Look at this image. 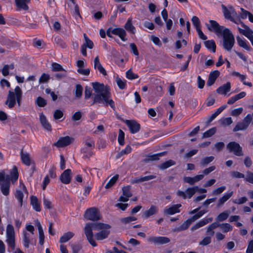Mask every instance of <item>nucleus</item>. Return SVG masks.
<instances>
[{
  "label": "nucleus",
  "instance_id": "obj_20",
  "mask_svg": "<svg viewBox=\"0 0 253 253\" xmlns=\"http://www.w3.org/2000/svg\"><path fill=\"white\" fill-rule=\"evenodd\" d=\"M113 34L118 36L123 42H126L127 40L126 38V33L125 30L122 28H113Z\"/></svg>",
  "mask_w": 253,
  "mask_h": 253
},
{
  "label": "nucleus",
  "instance_id": "obj_8",
  "mask_svg": "<svg viewBox=\"0 0 253 253\" xmlns=\"http://www.w3.org/2000/svg\"><path fill=\"white\" fill-rule=\"evenodd\" d=\"M252 120V115L248 114L242 122H239L237 124L233 129V131L236 132L246 129L249 127Z\"/></svg>",
  "mask_w": 253,
  "mask_h": 253
},
{
  "label": "nucleus",
  "instance_id": "obj_44",
  "mask_svg": "<svg viewBox=\"0 0 253 253\" xmlns=\"http://www.w3.org/2000/svg\"><path fill=\"white\" fill-rule=\"evenodd\" d=\"M18 178V172L17 169L15 166L13 167L10 172V178L12 182L16 181Z\"/></svg>",
  "mask_w": 253,
  "mask_h": 253
},
{
  "label": "nucleus",
  "instance_id": "obj_61",
  "mask_svg": "<svg viewBox=\"0 0 253 253\" xmlns=\"http://www.w3.org/2000/svg\"><path fill=\"white\" fill-rule=\"evenodd\" d=\"M52 70L53 71H66L60 65V64L56 63H53L51 65Z\"/></svg>",
  "mask_w": 253,
  "mask_h": 253
},
{
  "label": "nucleus",
  "instance_id": "obj_52",
  "mask_svg": "<svg viewBox=\"0 0 253 253\" xmlns=\"http://www.w3.org/2000/svg\"><path fill=\"white\" fill-rule=\"evenodd\" d=\"M248 201V199L246 197H242L239 199H236L233 200V203L237 205H242L246 203Z\"/></svg>",
  "mask_w": 253,
  "mask_h": 253
},
{
  "label": "nucleus",
  "instance_id": "obj_37",
  "mask_svg": "<svg viewBox=\"0 0 253 253\" xmlns=\"http://www.w3.org/2000/svg\"><path fill=\"white\" fill-rule=\"evenodd\" d=\"M230 212L229 211H225L220 213L216 218L217 221H223L225 220L229 216Z\"/></svg>",
  "mask_w": 253,
  "mask_h": 253
},
{
  "label": "nucleus",
  "instance_id": "obj_35",
  "mask_svg": "<svg viewBox=\"0 0 253 253\" xmlns=\"http://www.w3.org/2000/svg\"><path fill=\"white\" fill-rule=\"evenodd\" d=\"M124 27L125 29L130 34H135V28L132 25L131 19L129 18L126 24H125Z\"/></svg>",
  "mask_w": 253,
  "mask_h": 253
},
{
  "label": "nucleus",
  "instance_id": "obj_36",
  "mask_svg": "<svg viewBox=\"0 0 253 253\" xmlns=\"http://www.w3.org/2000/svg\"><path fill=\"white\" fill-rule=\"evenodd\" d=\"M21 158L23 163L25 165L27 166H30L31 165L32 160L29 154L21 152Z\"/></svg>",
  "mask_w": 253,
  "mask_h": 253
},
{
  "label": "nucleus",
  "instance_id": "obj_14",
  "mask_svg": "<svg viewBox=\"0 0 253 253\" xmlns=\"http://www.w3.org/2000/svg\"><path fill=\"white\" fill-rule=\"evenodd\" d=\"M227 148L229 152H233L237 156L243 155L242 148L240 145L235 142H230L227 146Z\"/></svg>",
  "mask_w": 253,
  "mask_h": 253
},
{
  "label": "nucleus",
  "instance_id": "obj_39",
  "mask_svg": "<svg viewBox=\"0 0 253 253\" xmlns=\"http://www.w3.org/2000/svg\"><path fill=\"white\" fill-rule=\"evenodd\" d=\"M198 189V187L197 186H194L187 188L185 191V193L187 195V198H191L195 194V193L197 192Z\"/></svg>",
  "mask_w": 253,
  "mask_h": 253
},
{
  "label": "nucleus",
  "instance_id": "obj_49",
  "mask_svg": "<svg viewBox=\"0 0 253 253\" xmlns=\"http://www.w3.org/2000/svg\"><path fill=\"white\" fill-rule=\"evenodd\" d=\"M136 219L137 218L134 216H130L122 218L120 220L123 223L126 224L135 221Z\"/></svg>",
  "mask_w": 253,
  "mask_h": 253
},
{
  "label": "nucleus",
  "instance_id": "obj_3",
  "mask_svg": "<svg viewBox=\"0 0 253 253\" xmlns=\"http://www.w3.org/2000/svg\"><path fill=\"white\" fill-rule=\"evenodd\" d=\"M22 92L20 88L17 86L14 89V92L9 91L7 96L6 104L9 108H12L16 103V100L19 105H20Z\"/></svg>",
  "mask_w": 253,
  "mask_h": 253
},
{
  "label": "nucleus",
  "instance_id": "obj_13",
  "mask_svg": "<svg viewBox=\"0 0 253 253\" xmlns=\"http://www.w3.org/2000/svg\"><path fill=\"white\" fill-rule=\"evenodd\" d=\"M0 190L4 196H7L9 193L10 181L9 175L5 176L3 180H1L0 183Z\"/></svg>",
  "mask_w": 253,
  "mask_h": 253
},
{
  "label": "nucleus",
  "instance_id": "obj_21",
  "mask_svg": "<svg viewBox=\"0 0 253 253\" xmlns=\"http://www.w3.org/2000/svg\"><path fill=\"white\" fill-rule=\"evenodd\" d=\"M213 220V218L212 217H209V218H205L203 219L202 220H200L199 222L195 224L194 226H193L191 230L192 231L196 230L198 229H199L200 227H202L207 224L211 222Z\"/></svg>",
  "mask_w": 253,
  "mask_h": 253
},
{
  "label": "nucleus",
  "instance_id": "obj_2",
  "mask_svg": "<svg viewBox=\"0 0 253 253\" xmlns=\"http://www.w3.org/2000/svg\"><path fill=\"white\" fill-rule=\"evenodd\" d=\"M223 38L222 47L227 51H231L235 43V38L229 29H224L223 34L220 35Z\"/></svg>",
  "mask_w": 253,
  "mask_h": 253
},
{
  "label": "nucleus",
  "instance_id": "obj_25",
  "mask_svg": "<svg viewBox=\"0 0 253 253\" xmlns=\"http://www.w3.org/2000/svg\"><path fill=\"white\" fill-rule=\"evenodd\" d=\"M158 211V208L156 206L152 205L149 209L143 212L142 216L144 218H148L150 216L156 214Z\"/></svg>",
  "mask_w": 253,
  "mask_h": 253
},
{
  "label": "nucleus",
  "instance_id": "obj_45",
  "mask_svg": "<svg viewBox=\"0 0 253 253\" xmlns=\"http://www.w3.org/2000/svg\"><path fill=\"white\" fill-rule=\"evenodd\" d=\"M219 224L217 222H213L209 226L207 229V232L209 233L211 236H213L214 232L213 231L214 229L218 227Z\"/></svg>",
  "mask_w": 253,
  "mask_h": 253
},
{
  "label": "nucleus",
  "instance_id": "obj_6",
  "mask_svg": "<svg viewBox=\"0 0 253 253\" xmlns=\"http://www.w3.org/2000/svg\"><path fill=\"white\" fill-rule=\"evenodd\" d=\"M221 9L225 19H229L230 21L237 23L234 18L237 17V14L234 8L232 6L228 5V6H226L225 5L222 4Z\"/></svg>",
  "mask_w": 253,
  "mask_h": 253
},
{
  "label": "nucleus",
  "instance_id": "obj_64",
  "mask_svg": "<svg viewBox=\"0 0 253 253\" xmlns=\"http://www.w3.org/2000/svg\"><path fill=\"white\" fill-rule=\"evenodd\" d=\"M63 116V113L60 110H56L54 111L53 114V117L55 120H59L62 118Z\"/></svg>",
  "mask_w": 253,
  "mask_h": 253
},
{
  "label": "nucleus",
  "instance_id": "obj_26",
  "mask_svg": "<svg viewBox=\"0 0 253 253\" xmlns=\"http://www.w3.org/2000/svg\"><path fill=\"white\" fill-rule=\"evenodd\" d=\"M220 73L218 70H214L210 73L207 81V85L211 86L215 82L216 79L219 76Z\"/></svg>",
  "mask_w": 253,
  "mask_h": 253
},
{
  "label": "nucleus",
  "instance_id": "obj_58",
  "mask_svg": "<svg viewBox=\"0 0 253 253\" xmlns=\"http://www.w3.org/2000/svg\"><path fill=\"white\" fill-rule=\"evenodd\" d=\"M126 77L128 79L133 80L137 79L138 76L132 72L131 70H129L126 72Z\"/></svg>",
  "mask_w": 253,
  "mask_h": 253
},
{
  "label": "nucleus",
  "instance_id": "obj_12",
  "mask_svg": "<svg viewBox=\"0 0 253 253\" xmlns=\"http://www.w3.org/2000/svg\"><path fill=\"white\" fill-rule=\"evenodd\" d=\"M22 240L24 247L28 248L30 245H32L34 242H35V240H34V235L29 233L27 231H23Z\"/></svg>",
  "mask_w": 253,
  "mask_h": 253
},
{
  "label": "nucleus",
  "instance_id": "obj_7",
  "mask_svg": "<svg viewBox=\"0 0 253 253\" xmlns=\"http://www.w3.org/2000/svg\"><path fill=\"white\" fill-rule=\"evenodd\" d=\"M206 25L209 31L214 32L217 36L223 34L224 29H227L219 25L216 21L212 20H210L209 24H206Z\"/></svg>",
  "mask_w": 253,
  "mask_h": 253
},
{
  "label": "nucleus",
  "instance_id": "obj_54",
  "mask_svg": "<svg viewBox=\"0 0 253 253\" xmlns=\"http://www.w3.org/2000/svg\"><path fill=\"white\" fill-rule=\"evenodd\" d=\"M211 237L206 236L200 242L199 245L201 246H207L211 243Z\"/></svg>",
  "mask_w": 253,
  "mask_h": 253
},
{
  "label": "nucleus",
  "instance_id": "obj_56",
  "mask_svg": "<svg viewBox=\"0 0 253 253\" xmlns=\"http://www.w3.org/2000/svg\"><path fill=\"white\" fill-rule=\"evenodd\" d=\"M83 93V87L80 84L76 86L75 96L77 98H80Z\"/></svg>",
  "mask_w": 253,
  "mask_h": 253
},
{
  "label": "nucleus",
  "instance_id": "obj_57",
  "mask_svg": "<svg viewBox=\"0 0 253 253\" xmlns=\"http://www.w3.org/2000/svg\"><path fill=\"white\" fill-rule=\"evenodd\" d=\"M123 195H125L127 198H129L132 196V194L130 190L129 186H126L123 188Z\"/></svg>",
  "mask_w": 253,
  "mask_h": 253
},
{
  "label": "nucleus",
  "instance_id": "obj_18",
  "mask_svg": "<svg viewBox=\"0 0 253 253\" xmlns=\"http://www.w3.org/2000/svg\"><path fill=\"white\" fill-rule=\"evenodd\" d=\"M93 67L95 70H98V71L103 76H106L107 75V72L102 66L98 56H96L94 59Z\"/></svg>",
  "mask_w": 253,
  "mask_h": 253
},
{
  "label": "nucleus",
  "instance_id": "obj_15",
  "mask_svg": "<svg viewBox=\"0 0 253 253\" xmlns=\"http://www.w3.org/2000/svg\"><path fill=\"white\" fill-rule=\"evenodd\" d=\"M181 206V204H176L166 207L164 210V212L165 214L167 215H172L176 213H178L180 211L179 208Z\"/></svg>",
  "mask_w": 253,
  "mask_h": 253
},
{
  "label": "nucleus",
  "instance_id": "obj_47",
  "mask_svg": "<svg viewBox=\"0 0 253 253\" xmlns=\"http://www.w3.org/2000/svg\"><path fill=\"white\" fill-rule=\"evenodd\" d=\"M118 175H116L114 176L113 177H112L108 182V183L106 184L105 186V188L108 189L111 187L116 182V181L118 179Z\"/></svg>",
  "mask_w": 253,
  "mask_h": 253
},
{
  "label": "nucleus",
  "instance_id": "obj_27",
  "mask_svg": "<svg viewBox=\"0 0 253 253\" xmlns=\"http://www.w3.org/2000/svg\"><path fill=\"white\" fill-rule=\"evenodd\" d=\"M236 40L239 46L248 51L251 50V47L248 42L245 39L242 38L239 36H237L236 37Z\"/></svg>",
  "mask_w": 253,
  "mask_h": 253
},
{
  "label": "nucleus",
  "instance_id": "obj_22",
  "mask_svg": "<svg viewBox=\"0 0 253 253\" xmlns=\"http://www.w3.org/2000/svg\"><path fill=\"white\" fill-rule=\"evenodd\" d=\"M126 124L130 129V132L132 133H135L138 132L140 129L139 125L135 121H126Z\"/></svg>",
  "mask_w": 253,
  "mask_h": 253
},
{
  "label": "nucleus",
  "instance_id": "obj_46",
  "mask_svg": "<svg viewBox=\"0 0 253 253\" xmlns=\"http://www.w3.org/2000/svg\"><path fill=\"white\" fill-rule=\"evenodd\" d=\"M84 38L85 41L84 43V46L88 47L90 49H92L93 47V42L89 40V39L87 37L85 34L84 35Z\"/></svg>",
  "mask_w": 253,
  "mask_h": 253
},
{
  "label": "nucleus",
  "instance_id": "obj_5",
  "mask_svg": "<svg viewBox=\"0 0 253 253\" xmlns=\"http://www.w3.org/2000/svg\"><path fill=\"white\" fill-rule=\"evenodd\" d=\"M6 242L8 246L12 249L15 248V232L13 225L8 224L6 226Z\"/></svg>",
  "mask_w": 253,
  "mask_h": 253
},
{
  "label": "nucleus",
  "instance_id": "obj_31",
  "mask_svg": "<svg viewBox=\"0 0 253 253\" xmlns=\"http://www.w3.org/2000/svg\"><path fill=\"white\" fill-rule=\"evenodd\" d=\"M39 117L40 121L42 126L46 130H50L51 129V126L47 121L46 117L43 114V113H40Z\"/></svg>",
  "mask_w": 253,
  "mask_h": 253
},
{
  "label": "nucleus",
  "instance_id": "obj_59",
  "mask_svg": "<svg viewBox=\"0 0 253 253\" xmlns=\"http://www.w3.org/2000/svg\"><path fill=\"white\" fill-rule=\"evenodd\" d=\"M243 108L242 107L235 109L231 112V115L234 117H237L243 112Z\"/></svg>",
  "mask_w": 253,
  "mask_h": 253
},
{
  "label": "nucleus",
  "instance_id": "obj_1",
  "mask_svg": "<svg viewBox=\"0 0 253 253\" xmlns=\"http://www.w3.org/2000/svg\"><path fill=\"white\" fill-rule=\"evenodd\" d=\"M92 85L94 91L93 103L100 104L105 106H109L114 109L115 104L112 98L109 87L98 83H92Z\"/></svg>",
  "mask_w": 253,
  "mask_h": 253
},
{
  "label": "nucleus",
  "instance_id": "obj_51",
  "mask_svg": "<svg viewBox=\"0 0 253 253\" xmlns=\"http://www.w3.org/2000/svg\"><path fill=\"white\" fill-rule=\"evenodd\" d=\"M175 164V163L172 160H169L168 161H167L163 164H162L160 166V168L161 169H166L168 168L169 167L173 166Z\"/></svg>",
  "mask_w": 253,
  "mask_h": 253
},
{
  "label": "nucleus",
  "instance_id": "obj_23",
  "mask_svg": "<svg viewBox=\"0 0 253 253\" xmlns=\"http://www.w3.org/2000/svg\"><path fill=\"white\" fill-rule=\"evenodd\" d=\"M230 90L231 84L230 82H227L226 84H223L217 88L216 92L218 94L225 95L227 92H229Z\"/></svg>",
  "mask_w": 253,
  "mask_h": 253
},
{
  "label": "nucleus",
  "instance_id": "obj_28",
  "mask_svg": "<svg viewBox=\"0 0 253 253\" xmlns=\"http://www.w3.org/2000/svg\"><path fill=\"white\" fill-rule=\"evenodd\" d=\"M233 194V191L225 193L221 197L218 199L217 203V206L218 207L222 206L227 201L230 199Z\"/></svg>",
  "mask_w": 253,
  "mask_h": 253
},
{
  "label": "nucleus",
  "instance_id": "obj_11",
  "mask_svg": "<svg viewBox=\"0 0 253 253\" xmlns=\"http://www.w3.org/2000/svg\"><path fill=\"white\" fill-rule=\"evenodd\" d=\"M147 241L156 245H163L169 243L170 240L169 238L164 236H151L147 238Z\"/></svg>",
  "mask_w": 253,
  "mask_h": 253
},
{
  "label": "nucleus",
  "instance_id": "obj_42",
  "mask_svg": "<svg viewBox=\"0 0 253 253\" xmlns=\"http://www.w3.org/2000/svg\"><path fill=\"white\" fill-rule=\"evenodd\" d=\"M74 235V234L71 232H68L65 233L60 239L61 243H66L71 239Z\"/></svg>",
  "mask_w": 253,
  "mask_h": 253
},
{
  "label": "nucleus",
  "instance_id": "obj_53",
  "mask_svg": "<svg viewBox=\"0 0 253 253\" xmlns=\"http://www.w3.org/2000/svg\"><path fill=\"white\" fill-rule=\"evenodd\" d=\"M15 197L19 202V205L22 206L23 199V193L20 190H17L15 193Z\"/></svg>",
  "mask_w": 253,
  "mask_h": 253
},
{
  "label": "nucleus",
  "instance_id": "obj_16",
  "mask_svg": "<svg viewBox=\"0 0 253 253\" xmlns=\"http://www.w3.org/2000/svg\"><path fill=\"white\" fill-rule=\"evenodd\" d=\"M73 140V138L69 136L62 137L60 138L58 141L55 143V145L58 147H64L71 144Z\"/></svg>",
  "mask_w": 253,
  "mask_h": 253
},
{
  "label": "nucleus",
  "instance_id": "obj_63",
  "mask_svg": "<svg viewBox=\"0 0 253 253\" xmlns=\"http://www.w3.org/2000/svg\"><path fill=\"white\" fill-rule=\"evenodd\" d=\"M124 136H125L124 132L122 130L120 129L119 131L118 140L119 143L121 145H123L125 143Z\"/></svg>",
  "mask_w": 253,
  "mask_h": 253
},
{
  "label": "nucleus",
  "instance_id": "obj_30",
  "mask_svg": "<svg viewBox=\"0 0 253 253\" xmlns=\"http://www.w3.org/2000/svg\"><path fill=\"white\" fill-rule=\"evenodd\" d=\"M194 220L192 218V217L188 219L185 221H184L179 227L176 228L174 229V231L178 232L180 231L185 230L187 229L189 226L193 222Z\"/></svg>",
  "mask_w": 253,
  "mask_h": 253
},
{
  "label": "nucleus",
  "instance_id": "obj_29",
  "mask_svg": "<svg viewBox=\"0 0 253 253\" xmlns=\"http://www.w3.org/2000/svg\"><path fill=\"white\" fill-rule=\"evenodd\" d=\"M244 29L238 27L239 32L245 36L246 38H248L253 34V31L247 26L245 25L243 22L241 23Z\"/></svg>",
  "mask_w": 253,
  "mask_h": 253
},
{
  "label": "nucleus",
  "instance_id": "obj_55",
  "mask_svg": "<svg viewBox=\"0 0 253 253\" xmlns=\"http://www.w3.org/2000/svg\"><path fill=\"white\" fill-rule=\"evenodd\" d=\"M155 177H156V176L153 175H147V176H141L138 179L137 181L139 182H143V181H148V180L153 179L155 178Z\"/></svg>",
  "mask_w": 253,
  "mask_h": 253
},
{
  "label": "nucleus",
  "instance_id": "obj_24",
  "mask_svg": "<svg viewBox=\"0 0 253 253\" xmlns=\"http://www.w3.org/2000/svg\"><path fill=\"white\" fill-rule=\"evenodd\" d=\"M30 0H15L16 7L18 10H27L29 8L27 4Z\"/></svg>",
  "mask_w": 253,
  "mask_h": 253
},
{
  "label": "nucleus",
  "instance_id": "obj_10",
  "mask_svg": "<svg viewBox=\"0 0 253 253\" xmlns=\"http://www.w3.org/2000/svg\"><path fill=\"white\" fill-rule=\"evenodd\" d=\"M94 223H86L84 227V233L89 243L93 247L96 246L95 241L93 238L92 230L93 228V224Z\"/></svg>",
  "mask_w": 253,
  "mask_h": 253
},
{
  "label": "nucleus",
  "instance_id": "obj_62",
  "mask_svg": "<svg viewBox=\"0 0 253 253\" xmlns=\"http://www.w3.org/2000/svg\"><path fill=\"white\" fill-rule=\"evenodd\" d=\"M36 102L40 107H44L46 104V100L41 97H38L36 99Z\"/></svg>",
  "mask_w": 253,
  "mask_h": 253
},
{
  "label": "nucleus",
  "instance_id": "obj_50",
  "mask_svg": "<svg viewBox=\"0 0 253 253\" xmlns=\"http://www.w3.org/2000/svg\"><path fill=\"white\" fill-rule=\"evenodd\" d=\"M191 21L196 29L200 28L201 23L199 18L197 16H193L191 19Z\"/></svg>",
  "mask_w": 253,
  "mask_h": 253
},
{
  "label": "nucleus",
  "instance_id": "obj_38",
  "mask_svg": "<svg viewBox=\"0 0 253 253\" xmlns=\"http://www.w3.org/2000/svg\"><path fill=\"white\" fill-rule=\"evenodd\" d=\"M227 108L226 105H224L218 108L216 110L215 112L213 113L209 118V122H211L223 110Z\"/></svg>",
  "mask_w": 253,
  "mask_h": 253
},
{
  "label": "nucleus",
  "instance_id": "obj_34",
  "mask_svg": "<svg viewBox=\"0 0 253 253\" xmlns=\"http://www.w3.org/2000/svg\"><path fill=\"white\" fill-rule=\"evenodd\" d=\"M31 204L33 208L37 211H40L41 210V206L39 203L38 199L36 196H31L30 197Z\"/></svg>",
  "mask_w": 253,
  "mask_h": 253
},
{
  "label": "nucleus",
  "instance_id": "obj_43",
  "mask_svg": "<svg viewBox=\"0 0 253 253\" xmlns=\"http://www.w3.org/2000/svg\"><path fill=\"white\" fill-rule=\"evenodd\" d=\"M218 227H219L222 231L224 233L232 231L233 229V226L227 223L219 224Z\"/></svg>",
  "mask_w": 253,
  "mask_h": 253
},
{
  "label": "nucleus",
  "instance_id": "obj_41",
  "mask_svg": "<svg viewBox=\"0 0 253 253\" xmlns=\"http://www.w3.org/2000/svg\"><path fill=\"white\" fill-rule=\"evenodd\" d=\"M219 123L221 126H226L230 125L233 123V121L230 117L222 118L219 120Z\"/></svg>",
  "mask_w": 253,
  "mask_h": 253
},
{
  "label": "nucleus",
  "instance_id": "obj_17",
  "mask_svg": "<svg viewBox=\"0 0 253 253\" xmlns=\"http://www.w3.org/2000/svg\"><path fill=\"white\" fill-rule=\"evenodd\" d=\"M35 224L37 227L39 231V244L42 246L44 242V235L42 227L38 219L35 220Z\"/></svg>",
  "mask_w": 253,
  "mask_h": 253
},
{
  "label": "nucleus",
  "instance_id": "obj_40",
  "mask_svg": "<svg viewBox=\"0 0 253 253\" xmlns=\"http://www.w3.org/2000/svg\"><path fill=\"white\" fill-rule=\"evenodd\" d=\"M206 47L211 50L212 52H215L216 50V45L213 40H209L205 42Z\"/></svg>",
  "mask_w": 253,
  "mask_h": 253
},
{
  "label": "nucleus",
  "instance_id": "obj_32",
  "mask_svg": "<svg viewBox=\"0 0 253 253\" xmlns=\"http://www.w3.org/2000/svg\"><path fill=\"white\" fill-rule=\"evenodd\" d=\"M241 13L240 16L241 18L245 19L248 17L249 21L253 23V14L250 12L244 9L243 8H241Z\"/></svg>",
  "mask_w": 253,
  "mask_h": 253
},
{
  "label": "nucleus",
  "instance_id": "obj_9",
  "mask_svg": "<svg viewBox=\"0 0 253 253\" xmlns=\"http://www.w3.org/2000/svg\"><path fill=\"white\" fill-rule=\"evenodd\" d=\"M84 216L87 219L92 221L98 220L101 217L99 211L95 208H92L86 210Z\"/></svg>",
  "mask_w": 253,
  "mask_h": 253
},
{
  "label": "nucleus",
  "instance_id": "obj_60",
  "mask_svg": "<svg viewBox=\"0 0 253 253\" xmlns=\"http://www.w3.org/2000/svg\"><path fill=\"white\" fill-rule=\"evenodd\" d=\"M226 189V187L222 186L214 189L212 192V195H217L222 193Z\"/></svg>",
  "mask_w": 253,
  "mask_h": 253
},
{
  "label": "nucleus",
  "instance_id": "obj_48",
  "mask_svg": "<svg viewBox=\"0 0 253 253\" xmlns=\"http://www.w3.org/2000/svg\"><path fill=\"white\" fill-rule=\"evenodd\" d=\"M216 129L215 127H212L203 133V137L207 138L213 135L216 132Z\"/></svg>",
  "mask_w": 253,
  "mask_h": 253
},
{
  "label": "nucleus",
  "instance_id": "obj_19",
  "mask_svg": "<svg viewBox=\"0 0 253 253\" xmlns=\"http://www.w3.org/2000/svg\"><path fill=\"white\" fill-rule=\"evenodd\" d=\"M71 170L67 169L64 171L60 176V179L64 184H68L71 180Z\"/></svg>",
  "mask_w": 253,
  "mask_h": 253
},
{
  "label": "nucleus",
  "instance_id": "obj_4",
  "mask_svg": "<svg viewBox=\"0 0 253 253\" xmlns=\"http://www.w3.org/2000/svg\"><path fill=\"white\" fill-rule=\"evenodd\" d=\"M96 230H101L95 235V238L98 240H102L106 238L110 233V225L100 222L96 223L92 225Z\"/></svg>",
  "mask_w": 253,
  "mask_h": 253
},
{
  "label": "nucleus",
  "instance_id": "obj_33",
  "mask_svg": "<svg viewBox=\"0 0 253 253\" xmlns=\"http://www.w3.org/2000/svg\"><path fill=\"white\" fill-rule=\"evenodd\" d=\"M165 154L166 152H164L154 155H149L146 157L144 161L145 162H149L151 161H158L159 160L160 157L164 155Z\"/></svg>",
  "mask_w": 253,
  "mask_h": 253
}]
</instances>
